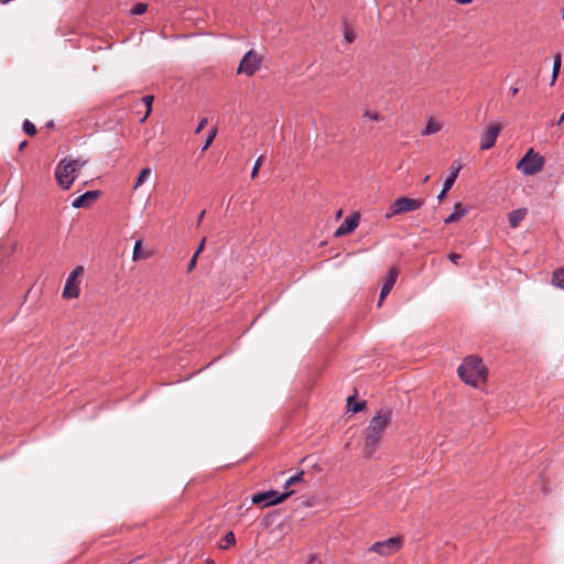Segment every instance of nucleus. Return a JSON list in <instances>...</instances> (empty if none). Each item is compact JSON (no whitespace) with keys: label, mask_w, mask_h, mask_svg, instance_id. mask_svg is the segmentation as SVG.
<instances>
[{"label":"nucleus","mask_w":564,"mask_h":564,"mask_svg":"<svg viewBox=\"0 0 564 564\" xmlns=\"http://www.w3.org/2000/svg\"><path fill=\"white\" fill-rule=\"evenodd\" d=\"M392 420V411L389 409H381L370 420L368 427L365 430L364 454L370 458L377 451L383 432Z\"/></svg>","instance_id":"nucleus-1"},{"label":"nucleus","mask_w":564,"mask_h":564,"mask_svg":"<svg viewBox=\"0 0 564 564\" xmlns=\"http://www.w3.org/2000/svg\"><path fill=\"white\" fill-rule=\"evenodd\" d=\"M457 372L463 381L473 387H478L487 380V369L482 360L476 356L466 357Z\"/></svg>","instance_id":"nucleus-2"},{"label":"nucleus","mask_w":564,"mask_h":564,"mask_svg":"<svg viewBox=\"0 0 564 564\" xmlns=\"http://www.w3.org/2000/svg\"><path fill=\"white\" fill-rule=\"evenodd\" d=\"M85 163V161L80 160H61L55 169L57 184L63 189H69Z\"/></svg>","instance_id":"nucleus-3"},{"label":"nucleus","mask_w":564,"mask_h":564,"mask_svg":"<svg viewBox=\"0 0 564 564\" xmlns=\"http://www.w3.org/2000/svg\"><path fill=\"white\" fill-rule=\"evenodd\" d=\"M544 163V158L531 148L517 163V169L524 175H534L543 170Z\"/></svg>","instance_id":"nucleus-4"},{"label":"nucleus","mask_w":564,"mask_h":564,"mask_svg":"<svg viewBox=\"0 0 564 564\" xmlns=\"http://www.w3.org/2000/svg\"><path fill=\"white\" fill-rule=\"evenodd\" d=\"M403 545L402 536H392L384 541H378L369 547V552H375L381 556H391L398 553Z\"/></svg>","instance_id":"nucleus-5"},{"label":"nucleus","mask_w":564,"mask_h":564,"mask_svg":"<svg viewBox=\"0 0 564 564\" xmlns=\"http://www.w3.org/2000/svg\"><path fill=\"white\" fill-rule=\"evenodd\" d=\"M293 491H285L279 494L275 490H269L265 492H259L252 496L251 501L254 505H263V507L274 506L285 501Z\"/></svg>","instance_id":"nucleus-6"},{"label":"nucleus","mask_w":564,"mask_h":564,"mask_svg":"<svg viewBox=\"0 0 564 564\" xmlns=\"http://www.w3.org/2000/svg\"><path fill=\"white\" fill-rule=\"evenodd\" d=\"M84 273V267H76L68 275L62 296L64 299H77L80 294L78 278Z\"/></svg>","instance_id":"nucleus-7"},{"label":"nucleus","mask_w":564,"mask_h":564,"mask_svg":"<svg viewBox=\"0 0 564 564\" xmlns=\"http://www.w3.org/2000/svg\"><path fill=\"white\" fill-rule=\"evenodd\" d=\"M262 57L253 50L248 51L242 57L238 73L247 76H252L261 66Z\"/></svg>","instance_id":"nucleus-8"},{"label":"nucleus","mask_w":564,"mask_h":564,"mask_svg":"<svg viewBox=\"0 0 564 564\" xmlns=\"http://www.w3.org/2000/svg\"><path fill=\"white\" fill-rule=\"evenodd\" d=\"M502 129L501 123H491L481 134L480 137V149L481 150H489L491 149L496 140L499 135V132Z\"/></svg>","instance_id":"nucleus-9"},{"label":"nucleus","mask_w":564,"mask_h":564,"mask_svg":"<svg viewBox=\"0 0 564 564\" xmlns=\"http://www.w3.org/2000/svg\"><path fill=\"white\" fill-rule=\"evenodd\" d=\"M424 204V199H414L410 197H400L395 200V207L401 214L410 213L421 208Z\"/></svg>","instance_id":"nucleus-10"},{"label":"nucleus","mask_w":564,"mask_h":564,"mask_svg":"<svg viewBox=\"0 0 564 564\" xmlns=\"http://www.w3.org/2000/svg\"><path fill=\"white\" fill-rule=\"evenodd\" d=\"M398 276H399V270L394 267L391 268L388 272V275L386 278V281H384L381 292H380V296H379V301H378L379 306L382 305L384 299L388 296V294L392 290Z\"/></svg>","instance_id":"nucleus-11"},{"label":"nucleus","mask_w":564,"mask_h":564,"mask_svg":"<svg viewBox=\"0 0 564 564\" xmlns=\"http://www.w3.org/2000/svg\"><path fill=\"white\" fill-rule=\"evenodd\" d=\"M100 196L99 191H88L83 195L78 196L73 203L72 206L74 208H85L88 207L91 203H94Z\"/></svg>","instance_id":"nucleus-12"},{"label":"nucleus","mask_w":564,"mask_h":564,"mask_svg":"<svg viewBox=\"0 0 564 564\" xmlns=\"http://www.w3.org/2000/svg\"><path fill=\"white\" fill-rule=\"evenodd\" d=\"M359 223V214H354L350 218H347L335 231L336 237H343L352 232Z\"/></svg>","instance_id":"nucleus-13"},{"label":"nucleus","mask_w":564,"mask_h":564,"mask_svg":"<svg viewBox=\"0 0 564 564\" xmlns=\"http://www.w3.org/2000/svg\"><path fill=\"white\" fill-rule=\"evenodd\" d=\"M525 215H527L525 208H519V209L511 212L508 215L510 226L512 228H517L519 226V224L524 219Z\"/></svg>","instance_id":"nucleus-14"},{"label":"nucleus","mask_w":564,"mask_h":564,"mask_svg":"<svg viewBox=\"0 0 564 564\" xmlns=\"http://www.w3.org/2000/svg\"><path fill=\"white\" fill-rule=\"evenodd\" d=\"M150 257H152V252L143 250L142 241L138 240L133 247L132 260L140 261V260H144V259H149Z\"/></svg>","instance_id":"nucleus-15"},{"label":"nucleus","mask_w":564,"mask_h":564,"mask_svg":"<svg viewBox=\"0 0 564 564\" xmlns=\"http://www.w3.org/2000/svg\"><path fill=\"white\" fill-rule=\"evenodd\" d=\"M466 215V208L462 203H457L454 206V212L445 219V224H452L459 220Z\"/></svg>","instance_id":"nucleus-16"},{"label":"nucleus","mask_w":564,"mask_h":564,"mask_svg":"<svg viewBox=\"0 0 564 564\" xmlns=\"http://www.w3.org/2000/svg\"><path fill=\"white\" fill-rule=\"evenodd\" d=\"M451 174L448 175V177L445 180L444 182V185H445V191H449L453 186V184L455 183L460 170H462V165L460 164H457L455 165V163L452 165L451 167Z\"/></svg>","instance_id":"nucleus-17"},{"label":"nucleus","mask_w":564,"mask_h":564,"mask_svg":"<svg viewBox=\"0 0 564 564\" xmlns=\"http://www.w3.org/2000/svg\"><path fill=\"white\" fill-rule=\"evenodd\" d=\"M151 173L152 171L150 167L142 169L135 180L133 188L137 189L139 186H141L151 176Z\"/></svg>","instance_id":"nucleus-18"},{"label":"nucleus","mask_w":564,"mask_h":564,"mask_svg":"<svg viewBox=\"0 0 564 564\" xmlns=\"http://www.w3.org/2000/svg\"><path fill=\"white\" fill-rule=\"evenodd\" d=\"M441 128H442L441 123L430 119L422 133H423V135L434 134V133L438 132L441 130Z\"/></svg>","instance_id":"nucleus-19"},{"label":"nucleus","mask_w":564,"mask_h":564,"mask_svg":"<svg viewBox=\"0 0 564 564\" xmlns=\"http://www.w3.org/2000/svg\"><path fill=\"white\" fill-rule=\"evenodd\" d=\"M562 64V56L560 53L555 54L554 62H553V74H552V82L551 85H554L561 69Z\"/></svg>","instance_id":"nucleus-20"},{"label":"nucleus","mask_w":564,"mask_h":564,"mask_svg":"<svg viewBox=\"0 0 564 564\" xmlns=\"http://www.w3.org/2000/svg\"><path fill=\"white\" fill-rule=\"evenodd\" d=\"M347 405L348 408L354 412L357 413L361 411L365 406L364 402H357L355 397H349L347 399Z\"/></svg>","instance_id":"nucleus-21"},{"label":"nucleus","mask_w":564,"mask_h":564,"mask_svg":"<svg viewBox=\"0 0 564 564\" xmlns=\"http://www.w3.org/2000/svg\"><path fill=\"white\" fill-rule=\"evenodd\" d=\"M153 96L151 95H147L142 98V101L144 104V106L147 107V112L145 115L143 116V118L141 119V122H144L148 117L150 116L151 111H152V104H153Z\"/></svg>","instance_id":"nucleus-22"},{"label":"nucleus","mask_w":564,"mask_h":564,"mask_svg":"<svg viewBox=\"0 0 564 564\" xmlns=\"http://www.w3.org/2000/svg\"><path fill=\"white\" fill-rule=\"evenodd\" d=\"M553 283L556 286L564 289V268L554 272Z\"/></svg>","instance_id":"nucleus-23"},{"label":"nucleus","mask_w":564,"mask_h":564,"mask_svg":"<svg viewBox=\"0 0 564 564\" xmlns=\"http://www.w3.org/2000/svg\"><path fill=\"white\" fill-rule=\"evenodd\" d=\"M362 118L369 119L371 121H380L383 117L377 111H372L370 109H365L362 112Z\"/></svg>","instance_id":"nucleus-24"},{"label":"nucleus","mask_w":564,"mask_h":564,"mask_svg":"<svg viewBox=\"0 0 564 564\" xmlns=\"http://www.w3.org/2000/svg\"><path fill=\"white\" fill-rule=\"evenodd\" d=\"M303 476H304V473L301 471L297 475L295 476H292L290 477L286 482H285V488L288 489L289 487L293 486V485H296L299 482H302L303 481Z\"/></svg>","instance_id":"nucleus-25"},{"label":"nucleus","mask_w":564,"mask_h":564,"mask_svg":"<svg viewBox=\"0 0 564 564\" xmlns=\"http://www.w3.org/2000/svg\"><path fill=\"white\" fill-rule=\"evenodd\" d=\"M23 130L26 134L33 137L36 133L35 126L30 120H24L23 122Z\"/></svg>","instance_id":"nucleus-26"},{"label":"nucleus","mask_w":564,"mask_h":564,"mask_svg":"<svg viewBox=\"0 0 564 564\" xmlns=\"http://www.w3.org/2000/svg\"><path fill=\"white\" fill-rule=\"evenodd\" d=\"M216 133H217V130H216V129H213V130L209 132V134H208L207 139H205V143H204V145H203V148H202V151H206V150L210 147V144L213 143V141H214V139H215V137H216Z\"/></svg>","instance_id":"nucleus-27"},{"label":"nucleus","mask_w":564,"mask_h":564,"mask_svg":"<svg viewBox=\"0 0 564 564\" xmlns=\"http://www.w3.org/2000/svg\"><path fill=\"white\" fill-rule=\"evenodd\" d=\"M397 215H401L400 210L395 207V200L390 205L389 210L386 214V218L390 219Z\"/></svg>","instance_id":"nucleus-28"},{"label":"nucleus","mask_w":564,"mask_h":564,"mask_svg":"<svg viewBox=\"0 0 564 564\" xmlns=\"http://www.w3.org/2000/svg\"><path fill=\"white\" fill-rule=\"evenodd\" d=\"M263 160H264V155H260V156L258 158V160L256 161V164H254V166H253V169H252V172H251V177H252V178H256V177H257L258 172H259V169H260V166H261V164H262Z\"/></svg>","instance_id":"nucleus-29"},{"label":"nucleus","mask_w":564,"mask_h":564,"mask_svg":"<svg viewBox=\"0 0 564 564\" xmlns=\"http://www.w3.org/2000/svg\"><path fill=\"white\" fill-rule=\"evenodd\" d=\"M147 9H148V6L145 3H138L132 9V13L135 15H140V14H143L147 11Z\"/></svg>","instance_id":"nucleus-30"},{"label":"nucleus","mask_w":564,"mask_h":564,"mask_svg":"<svg viewBox=\"0 0 564 564\" xmlns=\"http://www.w3.org/2000/svg\"><path fill=\"white\" fill-rule=\"evenodd\" d=\"M344 37L346 40L347 43H352L356 39V34L352 30L350 29H346L345 32H344Z\"/></svg>","instance_id":"nucleus-31"},{"label":"nucleus","mask_w":564,"mask_h":564,"mask_svg":"<svg viewBox=\"0 0 564 564\" xmlns=\"http://www.w3.org/2000/svg\"><path fill=\"white\" fill-rule=\"evenodd\" d=\"M224 540L226 541L227 545H231V544H235L236 540H235V535L232 532H228Z\"/></svg>","instance_id":"nucleus-32"},{"label":"nucleus","mask_w":564,"mask_h":564,"mask_svg":"<svg viewBox=\"0 0 564 564\" xmlns=\"http://www.w3.org/2000/svg\"><path fill=\"white\" fill-rule=\"evenodd\" d=\"M197 258L198 257L195 256V254L192 257V259H191V261H189V263L187 265V272H191V271H193L195 269L196 263H197Z\"/></svg>","instance_id":"nucleus-33"},{"label":"nucleus","mask_w":564,"mask_h":564,"mask_svg":"<svg viewBox=\"0 0 564 564\" xmlns=\"http://www.w3.org/2000/svg\"><path fill=\"white\" fill-rule=\"evenodd\" d=\"M207 122H208V121H207V118H203V119L199 121V123H198V126H197V128H196V130H195V133H199V132H200V131L206 127Z\"/></svg>","instance_id":"nucleus-34"},{"label":"nucleus","mask_w":564,"mask_h":564,"mask_svg":"<svg viewBox=\"0 0 564 564\" xmlns=\"http://www.w3.org/2000/svg\"><path fill=\"white\" fill-rule=\"evenodd\" d=\"M205 243H206V238L204 237V238L202 239L200 243L198 245L197 250H196V251H195V253H194L195 256H197V257H198V256L200 254V252H203V250H204V248H205Z\"/></svg>","instance_id":"nucleus-35"},{"label":"nucleus","mask_w":564,"mask_h":564,"mask_svg":"<svg viewBox=\"0 0 564 564\" xmlns=\"http://www.w3.org/2000/svg\"><path fill=\"white\" fill-rule=\"evenodd\" d=\"M448 258H449V260H451L452 262H454L455 264H457L458 259H460V254H458V253H449Z\"/></svg>","instance_id":"nucleus-36"},{"label":"nucleus","mask_w":564,"mask_h":564,"mask_svg":"<svg viewBox=\"0 0 564 564\" xmlns=\"http://www.w3.org/2000/svg\"><path fill=\"white\" fill-rule=\"evenodd\" d=\"M448 191H445V185L443 184V189L442 192L440 193V195L437 196L438 200L442 202L446 195Z\"/></svg>","instance_id":"nucleus-37"},{"label":"nucleus","mask_w":564,"mask_h":564,"mask_svg":"<svg viewBox=\"0 0 564 564\" xmlns=\"http://www.w3.org/2000/svg\"><path fill=\"white\" fill-rule=\"evenodd\" d=\"M204 216H205V210H203V212L199 214L198 219H197V225H199V224L202 223V220H203Z\"/></svg>","instance_id":"nucleus-38"},{"label":"nucleus","mask_w":564,"mask_h":564,"mask_svg":"<svg viewBox=\"0 0 564 564\" xmlns=\"http://www.w3.org/2000/svg\"><path fill=\"white\" fill-rule=\"evenodd\" d=\"M308 564H321L315 556H311Z\"/></svg>","instance_id":"nucleus-39"},{"label":"nucleus","mask_w":564,"mask_h":564,"mask_svg":"<svg viewBox=\"0 0 564 564\" xmlns=\"http://www.w3.org/2000/svg\"><path fill=\"white\" fill-rule=\"evenodd\" d=\"M518 91H519V88H517V87H513L510 89V93L512 96H516L518 94Z\"/></svg>","instance_id":"nucleus-40"},{"label":"nucleus","mask_w":564,"mask_h":564,"mask_svg":"<svg viewBox=\"0 0 564 564\" xmlns=\"http://www.w3.org/2000/svg\"><path fill=\"white\" fill-rule=\"evenodd\" d=\"M26 145H28L26 141L21 142L19 145V150L22 151Z\"/></svg>","instance_id":"nucleus-41"},{"label":"nucleus","mask_w":564,"mask_h":564,"mask_svg":"<svg viewBox=\"0 0 564 564\" xmlns=\"http://www.w3.org/2000/svg\"><path fill=\"white\" fill-rule=\"evenodd\" d=\"M564 121V112L562 113V116L560 117L558 121H557V124H562V122Z\"/></svg>","instance_id":"nucleus-42"},{"label":"nucleus","mask_w":564,"mask_h":564,"mask_svg":"<svg viewBox=\"0 0 564 564\" xmlns=\"http://www.w3.org/2000/svg\"><path fill=\"white\" fill-rule=\"evenodd\" d=\"M206 564H216L213 560H206Z\"/></svg>","instance_id":"nucleus-43"},{"label":"nucleus","mask_w":564,"mask_h":564,"mask_svg":"<svg viewBox=\"0 0 564 564\" xmlns=\"http://www.w3.org/2000/svg\"><path fill=\"white\" fill-rule=\"evenodd\" d=\"M10 1H11V0H1V3H2V4H7V3H9Z\"/></svg>","instance_id":"nucleus-44"},{"label":"nucleus","mask_w":564,"mask_h":564,"mask_svg":"<svg viewBox=\"0 0 564 564\" xmlns=\"http://www.w3.org/2000/svg\"><path fill=\"white\" fill-rule=\"evenodd\" d=\"M429 178H430V176L424 177L423 182H424V183H425V182H427V181H429Z\"/></svg>","instance_id":"nucleus-45"},{"label":"nucleus","mask_w":564,"mask_h":564,"mask_svg":"<svg viewBox=\"0 0 564 564\" xmlns=\"http://www.w3.org/2000/svg\"><path fill=\"white\" fill-rule=\"evenodd\" d=\"M340 216H341V210H339V212L337 213V217H340Z\"/></svg>","instance_id":"nucleus-46"}]
</instances>
